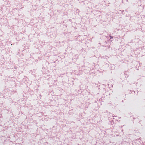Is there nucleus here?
<instances>
[{
	"label": "nucleus",
	"mask_w": 145,
	"mask_h": 145,
	"mask_svg": "<svg viewBox=\"0 0 145 145\" xmlns=\"http://www.w3.org/2000/svg\"><path fill=\"white\" fill-rule=\"evenodd\" d=\"M112 38L111 37H110V39H111Z\"/></svg>",
	"instance_id": "obj_1"
}]
</instances>
